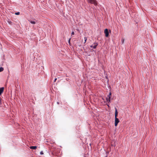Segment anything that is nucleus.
<instances>
[{
  "label": "nucleus",
  "mask_w": 157,
  "mask_h": 157,
  "mask_svg": "<svg viewBox=\"0 0 157 157\" xmlns=\"http://www.w3.org/2000/svg\"><path fill=\"white\" fill-rule=\"evenodd\" d=\"M15 14L16 15H19L20 14V12H17V13H15Z\"/></svg>",
  "instance_id": "nucleus-12"
},
{
  "label": "nucleus",
  "mask_w": 157,
  "mask_h": 157,
  "mask_svg": "<svg viewBox=\"0 0 157 157\" xmlns=\"http://www.w3.org/2000/svg\"><path fill=\"white\" fill-rule=\"evenodd\" d=\"M4 90V87H2L0 88V95L3 92Z\"/></svg>",
  "instance_id": "nucleus-7"
},
{
  "label": "nucleus",
  "mask_w": 157,
  "mask_h": 157,
  "mask_svg": "<svg viewBox=\"0 0 157 157\" xmlns=\"http://www.w3.org/2000/svg\"><path fill=\"white\" fill-rule=\"evenodd\" d=\"M4 70L3 68L2 67H0V72Z\"/></svg>",
  "instance_id": "nucleus-9"
},
{
  "label": "nucleus",
  "mask_w": 157,
  "mask_h": 157,
  "mask_svg": "<svg viewBox=\"0 0 157 157\" xmlns=\"http://www.w3.org/2000/svg\"><path fill=\"white\" fill-rule=\"evenodd\" d=\"M111 95V92H110L109 93V98H106V100H107V102H109L110 101V96Z\"/></svg>",
  "instance_id": "nucleus-5"
},
{
  "label": "nucleus",
  "mask_w": 157,
  "mask_h": 157,
  "mask_svg": "<svg viewBox=\"0 0 157 157\" xmlns=\"http://www.w3.org/2000/svg\"><path fill=\"white\" fill-rule=\"evenodd\" d=\"M104 33L105 34V36L106 37H107L109 36L108 30L107 29H106L105 30Z\"/></svg>",
  "instance_id": "nucleus-3"
},
{
  "label": "nucleus",
  "mask_w": 157,
  "mask_h": 157,
  "mask_svg": "<svg viewBox=\"0 0 157 157\" xmlns=\"http://www.w3.org/2000/svg\"><path fill=\"white\" fill-rule=\"evenodd\" d=\"M74 32H73V31L71 33V35L72 36V35H74Z\"/></svg>",
  "instance_id": "nucleus-15"
},
{
  "label": "nucleus",
  "mask_w": 157,
  "mask_h": 157,
  "mask_svg": "<svg viewBox=\"0 0 157 157\" xmlns=\"http://www.w3.org/2000/svg\"><path fill=\"white\" fill-rule=\"evenodd\" d=\"M40 153V155H43L44 154L43 151H41Z\"/></svg>",
  "instance_id": "nucleus-14"
},
{
  "label": "nucleus",
  "mask_w": 157,
  "mask_h": 157,
  "mask_svg": "<svg viewBox=\"0 0 157 157\" xmlns=\"http://www.w3.org/2000/svg\"><path fill=\"white\" fill-rule=\"evenodd\" d=\"M107 105L108 106V107H109V105Z\"/></svg>",
  "instance_id": "nucleus-21"
},
{
  "label": "nucleus",
  "mask_w": 157,
  "mask_h": 157,
  "mask_svg": "<svg viewBox=\"0 0 157 157\" xmlns=\"http://www.w3.org/2000/svg\"><path fill=\"white\" fill-rule=\"evenodd\" d=\"M56 79H57L56 78H55L54 80V82H55L56 81Z\"/></svg>",
  "instance_id": "nucleus-18"
},
{
  "label": "nucleus",
  "mask_w": 157,
  "mask_h": 157,
  "mask_svg": "<svg viewBox=\"0 0 157 157\" xmlns=\"http://www.w3.org/2000/svg\"><path fill=\"white\" fill-rule=\"evenodd\" d=\"M94 45H92L90 46V47L91 48H94L95 49L96 48L97 46L98 45V44L97 43H94L93 44Z\"/></svg>",
  "instance_id": "nucleus-4"
},
{
  "label": "nucleus",
  "mask_w": 157,
  "mask_h": 157,
  "mask_svg": "<svg viewBox=\"0 0 157 157\" xmlns=\"http://www.w3.org/2000/svg\"><path fill=\"white\" fill-rule=\"evenodd\" d=\"M115 126H117L118 124V123L120 121L117 118H115Z\"/></svg>",
  "instance_id": "nucleus-2"
},
{
  "label": "nucleus",
  "mask_w": 157,
  "mask_h": 157,
  "mask_svg": "<svg viewBox=\"0 0 157 157\" xmlns=\"http://www.w3.org/2000/svg\"><path fill=\"white\" fill-rule=\"evenodd\" d=\"M84 43H85L86 42V41L87 40V38L86 37H84Z\"/></svg>",
  "instance_id": "nucleus-10"
},
{
  "label": "nucleus",
  "mask_w": 157,
  "mask_h": 157,
  "mask_svg": "<svg viewBox=\"0 0 157 157\" xmlns=\"http://www.w3.org/2000/svg\"><path fill=\"white\" fill-rule=\"evenodd\" d=\"M57 103L58 104H59V102H57Z\"/></svg>",
  "instance_id": "nucleus-20"
},
{
  "label": "nucleus",
  "mask_w": 157,
  "mask_h": 157,
  "mask_svg": "<svg viewBox=\"0 0 157 157\" xmlns=\"http://www.w3.org/2000/svg\"><path fill=\"white\" fill-rule=\"evenodd\" d=\"M124 39H123L122 40V43L123 44L124 43Z\"/></svg>",
  "instance_id": "nucleus-16"
},
{
  "label": "nucleus",
  "mask_w": 157,
  "mask_h": 157,
  "mask_svg": "<svg viewBox=\"0 0 157 157\" xmlns=\"http://www.w3.org/2000/svg\"><path fill=\"white\" fill-rule=\"evenodd\" d=\"M118 112L117 111V109L116 108H115V118H117V117L118 115Z\"/></svg>",
  "instance_id": "nucleus-6"
},
{
  "label": "nucleus",
  "mask_w": 157,
  "mask_h": 157,
  "mask_svg": "<svg viewBox=\"0 0 157 157\" xmlns=\"http://www.w3.org/2000/svg\"><path fill=\"white\" fill-rule=\"evenodd\" d=\"M107 98H109V95H108Z\"/></svg>",
  "instance_id": "nucleus-19"
},
{
  "label": "nucleus",
  "mask_w": 157,
  "mask_h": 157,
  "mask_svg": "<svg viewBox=\"0 0 157 157\" xmlns=\"http://www.w3.org/2000/svg\"><path fill=\"white\" fill-rule=\"evenodd\" d=\"M68 43L69 44L70 43V39L68 40Z\"/></svg>",
  "instance_id": "nucleus-17"
},
{
  "label": "nucleus",
  "mask_w": 157,
  "mask_h": 157,
  "mask_svg": "<svg viewBox=\"0 0 157 157\" xmlns=\"http://www.w3.org/2000/svg\"><path fill=\"white\" fill-rule=\"evenodd\" d=\"M88 2L90 3L94 4L95 6L97 5V3L96 0H88Z\"/></svg>",
  "instance_id": "nucleus-1"
},
{
  "label": "nucleus",
  "mask_w": 157,
  "mask_h": 157,
  "mask_svg": "<svg viewBox=\"0 0 157 157\" xmlns=\"http://www.w3.org/2000/svg\"><path fill=\"white\" fill-rule=\"evenodd\" d=\"M1 104H2L1 98V97H0V105H1Z\"/></svg>",
  "instance_id": "nucleus-13"
},
{
  "label": "nucleus",
  "mask_w": 157,
  "mask_h": 157,
  "mask_svg": "<svg viewBox=\"0 0 157 157\" xmlns=\"http://www.w3.org/2000/svg\"><path fill=\"white\" fill-rule=\"evenodd\" d=\"M30 22L32 24H35L36 23V22L34 21H31Z\"/></svg>",
  "instance_id": "nucleus-11"
},
{
  "label": "nucleus",
  "mask_w": 157,
  "mask_h": 157,
  "mask_svg": "<svg viewBox=\"0 0 157 157\" xmlns=\"http://www.w3.org/2000/svg\"><path fill=\"white\" fill-rule=\"evenodd\" d=\"M36 148L37 147L36 146H32L30 147V149H36Z\"/></svg>",
  "instance_id": "nucleus-8"
}]
</instances>
